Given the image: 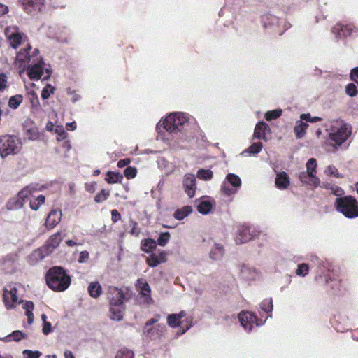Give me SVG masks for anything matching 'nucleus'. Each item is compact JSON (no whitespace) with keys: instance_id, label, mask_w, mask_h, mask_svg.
<instances>
[{"instance_id":"obj_3","label":"nucleus","mask_w":358,"mask_h":358,"mask_svg":"<svg viewBox=\"0 0 358 358\" xmlns=\"http://www.w3.org/2000/svg\"><path fill=\"white\" fill-rule=\"evenodd\" d=\"M335 206L338 212L348 218L358 217V202L352 196L336 198Z\"/></svg>"},{"instance_id":"obj_53","label":"nucleus","mask_w":358,"mask_h":358,"mask_svg":"<svg viewBox=\"0 0 358 358\" xmlns=\"http://www.w3.org/2000/svg\"><path fill=\"white\" fill-rule=\"evenodd\" d=\"M162 125L164 129L169 132V133H174L175 132V127L174 124L172 123V122H168L166 121V117L163 120Z\"/></svg>"},{"instance_id":"obj_42","label":"nucleus","mask_w":358,"mask_h":358,"mask_svg":"<svg viewBox=\"0 0 358 358\" xmlns=\"http://www.w3.org/2000/svg\"><path fill=\"white\" fill-rule=\"evenodd\" d=\"M55 91V87H52L50 84H47L45 87L42 90L41 92V98L44 100L48 99L50 94H52Z\"/></svg>"},{"instance_id":"obj_45","label":"nucleus","mask_w":358,"mask_h":358,"mask_svg":"<svg viewBox=\"0 0 358 358\" xmlns=\"http://www.w3.org/2000/svg\"><path fill=\"white\" fill-rule=\"evenodd\" d=\"M170 239V234L169 232L161 233L157 242L160 246H165Z\"/></svg>"},{"instance_id":"obj_48","label":"nucleus","mask_w":358,"mask_h":358,"mask_svg":"<svg viewBox=\"0 0 358 358\" xmlns=\"http://www.w3.org/2000/svg\"><path fill=\"white\" fill-rule=\"evenodd\" d=\"M325 173L328 176H331L336 178H342L343 176L339 173L338 169L334 165H329L327 166Z\"/></svg>"},{"instance_id":"obj_26","label":"nucleus","mask_w":358,"mask_h":358,"mask_svg":"<svg viewBox=\"0 0 358 358\" xmlns=\"http://www.w3.org/2000/svg\"><path fill=\"white\" fill-rule=\"evenodd\" d=\"M308 127V123L303 122L301 120H297L294 128L296 138H302L305 136Z\"/></svg>"},{"instance_id":"obj_25","label":"nucleus","mask_w":358,"mask_h":358,"mask_svg":"<svg viewBox=\"0 0 358 358\" xmlns=\"http://www.w3.org/2000/svg\"><path fill=\"white\" fill-rule=\"evenodd\" d=\"M31 50V47L29 45H28L27 48L22 49L17 54L16 58L20 65L29 64V62H31V55L29 52Z\"/></svg>"},{"instance_id":"obj_27","label":"nucleus","mask_w":358,"mask_h":358,"mask_svg":"<svg viewBox=\"0 0 358 358\" xmlns=\"http://www.w3.org/2000/svg\"><path fill=\"white\" fill-rule=\"evenodd\" d=\"M88 293L92 298H98L102 293V287L97 281L90 282L88 286Z\"/></svg>"},{"instance_id":"obj_19","label":"nucleus","mask_w":358,"mask_h":358,"mask_svg":"<svg viewBox=\"0 0 358 358\" xmlns=\"http://www.w3.org/2000/svg\"><path fill=\"white\" fill-rule=\"evenodd\" d=\"M166 331L164 324H157L153 327H149L146 329H143V334L151 339H157L161 338Z\"/></svg>"},{"instance_id":"obj_43","label":"nucleus","mask_w":358,"mask_h":358,"mask_svg":"<svg viewBox=\"0 0 358 358\" xmlns=\"http://www.w3.org/2000/svg\"><path fill=\"white\" fill-rule=\"evenodd\" d=\"M229 182L235 187L241 186V181L240 178L233 173H229L227 176Z\"/></svg>"},{"instance_id":"obj_44","label":"nucleus","mask_w":358,"mask_h":358,"mask_svg":"<svg viewBox=\"0 0 358 358\" xmlns=\"http://www.w3.org/2000/svg\"><path fill=\"white\" fill-rule=\"evenodd\" d=\"M308 271H309L308 264L303 263V264H300L298 265L297 269L296 271V275H298L299 276L304 277L308 273Z\"/></svg>"},{"instance_id":"obj_63","label":"nucleus","mask_w":358,"mask_h":358,"mask_svg":"<svg viewBox=\"0 0 358 358\" xmlns=\"http://www.w3.org/2000/svg\"><path fill=\"white\" fill-rule=\"evenodd\" d=\"M51 331V324L49 322L45 321L43 327V333L48 335Z\"/></svg>"},{"instance_id":"obj_16","label":"nucleus","mask_w":358,"mask_h":358,"mask_svg":"<svg viewBox=\"0 0 358 358\" xmlns=\"http://www.w3.org/2000/svg\"><path fill=\"white\" fill-rule=\"evenodd\" d=\"M317 164L315 158H310L306 163V169L308 177H310L311 182L310 185L314 187L320 185V179L316 176V168Z\"/></svg>"},{"instance_id":"obj_7","label":"nucleus","mask_w":358,"mask_h":358,"mask_svg":"<svg viewBox=\"0 0 358 358\" xmlns=\"http://www.w3.org/2000/svg\"><path fill=\"white\" fill-rule=\"evenodd\" d=\"M238 320L243 328L246 330L251 331L253 325H262L264 322L259 320L255 314L249 311H242L238 315Z\"/></svg>"},{"instance_id":"obj_47","label":"nucleus","mask_w":358,"mask_h":358,"mask_svg":"<svg viewBox=\"0 0 358 358\" xmlns=\"http://www.w3.org/2000/svg\"><path fill=\"white\" fill-rule=\"evenodd\" d=\"M262 143L260 142L258 143H253L246 150L247 152L251 153V154H257L259 153L262 149Z\"/></svg>"},{"instance_id":"obj_34","label":"nucleus","mask_w":358,"mask_h":358,"mask_svg":"<svg viewBox=\"0 0 358 358\" xmlns=\"http://www.w3.org/2000/svg\"><path fill=\"white\" fill-rule=\"evenodd\" d=\"M25 136L29 140H36L39 138V132L36 127H24Z\"/></svg>"},{"instance_id":"obj_54","label":"nucleus","mask_w":358,"mask_h":358,"mask_svg":"<svg viewBox=\"0 0 358 358\" xmlns=\"http://www.w3.org/2000/svg\"><path fill=\"white\" fill-rule=\"evenodd\" d=\"M192 317H186L184 320H181V322H184L182 327H181L182 329V334L186 332L192 326Z\"/></svg>"},{"instance_id":"obj_8","label":"nucleus","mask_w":358,"mask_h":358,"mask_svg":"<svg viewBox=\"0 0 358 358\" xmlns=\"http://www.w3.org/2000/svg\"><path fill=\"white\" fill-rule=\"evenodd\" d=\"M5 34L10 42V46L15 49L21 45L23 38H27L24 34L19 31L17 27H7L5 30Z\"/></svg>"},{"instance_id":"obj_51","label":"nucleus","mask_w":358,"mask_h":358,"mask_svg":"<svg viewBox=\"0 0 358 358\" xmlns=\"http://www.w3.org/2000/svg\"><path fill=\"white\" fill-rule=\"evenodd\" d=\"M345 92L350 97H354L357 94V87L353 83H350L345 87Z\"/></svg>"},{"instance_id":"obj_31","label":"nucleus","mask_w":358,"mask_h":358,"mask_svg":"<svg viewBox=\"0 0 358 358\" xmlns=\"http://www.w3.org/2000/svg\"><path fill=\"white\" fill-rule=\"evenodd\" d=\"M23 308L26 310L25 314L27 316V321L29 324H31L34 321V316L33 310L34 309V304L32 301H25L23 305Z\"/></svg>"},{"instance_id":"obj_15","label":"nucleus","mask_w":358,"mask_h":358,"mask_svg":"<svg viewBox=\"0 0 358 358\" xmlns=\"http://www.w3.org/2000/svg\"><path fill=\"white\" fill-rule=\"evenodd\" d=\"M27 73L31 80H38L43 74V62L41 59L33 65H30L27 69Z\"/></svg>"},{"instance_id":"obj_40","label":"nucleus","mask_w":358,"mask_h":358,"mask_svg":"<svg viewBox=\"0 0 358 358\" xmlns=\"http://www.w3.org/2000/svg\"><path fill=\"white\" fill-rule=\"evenodd\" d=\"M282 112L281 109L269 110L265 113L264 117L266 121H271L278 118L282 115Z\"/></svg>"},{"instance_id":"obj_22","label":"nucleus","mask_w":358,"mask_h":358,"mask_svg":"<svg viewBox=\"0 0 358 358\" xmlns=\"http://www.w3.org/2000/svg\"><path fill=\"white\" fill-rule=\"evenodd\" d=\"M187 313L185 310H181L178 314H170L167 317V324L172 328L178 327H182L184 322H181V320L185 317Z\"/></svg>"},{"instance_id":"obj_28","label":"nucleus","mask_w":358,"mask_h":358,"mask_svg":"<svg viewBox=\"0 0 358 358\" xmlns=\"http://www.w3.org/2000/svg\"><path fill=\"white\" fill-rule=\"evenodd\" d=\"M156 247L157 242L152 238H148L141 241V248L143 252L146 253L152 252V250L156 248Z\"/></svg>"},{"instance_id":"obj_21","label":"nucleus","mask_w":358,"mask_h":358,"mask_svg":"<svg viewBox=\"0 0 358 358\" xmlns=\"http://www.w3.org/2000/svg\"><path fill=\"white\" fill-rule=\"evenodd\" d=\"M166 121L172 122L175 127V132L180 131L182 126L187 123L186 117L181 113H175L166 117Z\"/></svg>"},{"instance_id":"obj_18","label":"nucleus","mask_w":358,"mask_h":358,"mask_svg":"<svg viewBox=\"0 0 358 358\" xmlns=\"http://www.w3.org/2000/svg\"><path fill=\"white\" fill-rule=\"evenodd\" d=\"M167 255L168 253L164 250L161 251L158 255L152 252L146 258V264L150 267H156L158 265L167 262Z\"/></svg>"},{"instance_id":"obj_32","label":"nucleus","mask_w":358,"mask_h":358,"mask_svg":"<svg viewBox=\"0 0 358 358\" xmlns=\"http://www.w3.org/2000/svg\"><path fill=\"white\" fill-rule=\"evenodd\" d=\"M26 338V335L24 333L20 330H15L13 331L10 334L6 336L3 340L6 342L13 341H20L22 338Z\"/></svg>"},{"instance_id":"obj_33","label":"nucleus","mask_w":358,"mask_h":358,"mask_svg":"<svg viewBox=\"0 0 358 358\" xmlns=\"http://www.w3.org/2000/svg\"><path fill=\"white\" fill-rule=\"evenodd\" d=\"M212 207V203L210 201H201L197 206V210L201 214L206 215L210 212Z\"/></svg>"},{"instance_id":"obj_5","label":"nucleus","mask_w":358,"mask_h":358,"mask_svg":"<svg viewBox=\"0 0 358 358\" xmlns=\"http://www.w3.org/2000/svg\"><path fill=\"white\" fill-rule=\"evenodd\" d=\"M352 127L343 120L337 122L336 125L331 127L329 139L338 146L341 145L351 135Z\"/></svg>"},{"instance_id":"obj_37","label":"nucleus","mask_w":358,"mask_h":358,"mask_svg":"<svg viewBox=\"0 0 358 358\" xmlns=\"http://www.w3.org/2000/svg\"><path fill=\"white\" fill-rule=\"evenodd\" d=\"M45 198L41 194L34 200H29V207L31 210H37L39 207L45 203Z\"/></svg>"},{"instance_id":"obj_60","label":"nucleus","mask_w":358,"mask_h":358,"mask_svg":"<svg viewBox=\"0 0 358 358\" xmlns=\"http://www.w3.org/2000/svg\"><path fill=\"white\" fill-rule=\"evenodd\" d=\"M111 220L114 223L121 220V215L117 210L113 209L111 211Z\"/></svg>"},{"instance_id":"obj_6","label":"nucleus","mask_w":358,"mask_h":358,"mask_svg":"<svg viewBox=\"0 0 358 358\" xmlns=\"http://www.w3.org/2000/svg\"><path fill=\"white\" fill-rule=\"evenodd\" d=\"M34 189L30 186H26L22 189L16 196L11 197L6 203V208L9 210L20 209L24 203L32 196Z\"/></svg>"},{"instance_id":"obj_62","label":"nucleus","mask_w":358,"mask_h":358,"mask_svg":"<svg viewBox=\"0 0 358 358\" xmlns=\"http://www.w3.org/2000/svg\"><path fill=\"white\" fill-rule=\"evenodd\" d=\"M131 162V160L129 158H124L123 159H120L117 162V166L119 168H123L124 166H128Z\"/></svg>"},{"instance_id":"obj_64","label":"nucleus","mask_w":358,"mask_h":358,"mask_svg":"<svg viewBox=\"0 0 358 358\" xmlns=\"http://www.w3.org/2000/svg\"><path fill=\"white\" fill-rule=\"evenodd\" d=\"M308 173L307 172H301L300 173L299 176V180L300 181L302 182V183H308L307 179H308ZM311 182V181L309 182V184Z\"/></svg>"},{"instance_id":"obj_50","label":"nucleus","mask_w":358,"mask_h":358,"mask_svg":"<svg viewBox=\"0 0 358 358\" xmlns=\"http://www.w3.org/2000/svg\"><path fill=\"white\" fill-rule=\"evenodd\" d=\"M24 356L27 358H40L42 353L38 350H24L22 352Z\"/></svg>"},{"instance_id":"obj_49","label":"nucleus","mask_w":358,"mask_h":358,"mask_svg":"<svg viewBox=\"0 0 358 358\" xmlns=\"http://www.w3.org/2000/svg\"><path fill=\"white\" fill-rule=\"evenodd\" d=\"M137 170L135 167L127 166L124 171V175L127 179H131L136 177Z\"/></svg>"},{"instance_id":"obj_20","label":"nucleus","mask_w":358,"mask_h":358,"mask_svg":"<svg viewBox=\"0 0 358 358\" xmlns=\"http://www.w3.org/2000/svg\"><path fill=\"white\" fill-rule=\"evenodd\" d=\"M62 215V210H52L46 218L45 223V227L49 230L54 229L60 222Z\"/></svg>"},{"instance_id":"obj_17","label":"nucleus","mask_w":358,"mask_h":358,"mask_svg":"<svg viewBox=\"0 0 358 358\" xmlns=\"http://www.w3.org/2000/svg\"><path fill=\"white\" fill-rule=\"evenodd\" d=\"M355 27L351 24H336L332 28V32L339 38L350 36L355 31Z\"/></svg>"},{"instance_id":"obj_23","label":"nucleus","mask_w":358,"mask_h":358,"mask_svg":"<svg viewBox=\"0 0 358 358\" xmlns=\"http://www.w3.org/2000/svg\"><path fill=\"white\" fill-rule=\"evenodd\" d=\"M275 183L278 189L281 190L286 189L290 185V178L286 172L280 171L276 174Z\"/></svg>"},{"instance_id":"obj_4","label":"nucleus","mask_w":358,"mask_h":358,"mask_svg":"<svg viewBox=\"0 0 358 358\" xmlns=\"http://www.w3.org/2000/svg\"><path fill=\"white\" fill-rule=\"evenodd\" d=\"M22 148L21 140L14 135H3L0 136V156L6 158L20 152Z\"/></svg>"},{"instance_id":"obj_11","label":"nucleus","mask_w":358,"mask_h":358,"mask_svg":"<svg viewBox=\"0 0 358 358\" xmlns=\"http://www.w3.org/2000/svg\"><path fill=\"white\" fill-rule=\"evenodd\" d=\"M136 286V289L139 291V294L143 297L144 301L148 304L152 303L153 300L150 296L151 288L146 280L143 278L138 279Z\"/></svg>"},{"instance_id":"obj_59","label":"nucleus","mask_w":358,"mask_h":358,"mask_svg":"<svg viewBox=\"0 0 358 358\" xmlns=\"http://www.w3.org/2000/svg\"><path fill=\"white\" fill-rule=\"evenodd\" d=\"M96 182H87L85 185V190L90 193H94L96 190Z\"/></svg>"},{"instance_id":"obj_10","label":"nucleus","mask_w":358,"mask_h":358,"mask_svg":"<svg viewBox=\"0 0 358 358\" xmlns=\"http://www.w3.org/2000/svg\"><path fill=\"white\" fill-rule=\"evenodd\" d=\"M61 241L62 236L60 232L58 231L51 235L46 241L45 245L39 250L41 252H44L41 258L52 253L59 246Z\"/></svg>"},{"instance_id":"obj_13","label":"nucleus","mask_w":358,"mask_h":358,"mask_svg":"<svg viewBox=\"0 0 358 358\" xmlns=\"http://www.w3.org/2000/svg\"><path fill=\"white\" fill-rule=\"evenodd\" d=\"M253 232L249 227L240 226L235 239L236 244L239 245L250 241L254 236Z\"/></svg>"},{"instance_id":"obj_46","label":"nucleus","mask_w":358,"mask_h":358,"mask_svg":"<svg viewBox=\"0 0 358 358\" xmlns=\"http://www.w3.org/2000/svg\"><path fill=\"white\" fill-rule=\"evenodd\" d=\"M129 225L131 227L129 233L134 236H138L141 233V230L138 227L137 222L134 220H130Z\"/></svg>"},{"instance_id":"obj_57","label":"nucleus","mask_w":358,"mask_h":358,"mask_svg":"<svg viewBox=\"0 0 358 358\" xmlns=\"http://www.w3.org/2000/svg\"><path fill=\"white\" fill-rule=\"evenodd\" d=\"M329 189L331 191L332 194L337 196H341L344 194L343 190L338 186L331 185L329 187Z\"/></svg>"},{"instance_id":"obj_9","label":"nucleus","mask_w":358,"mask_h":358,"mask_svg":"<svg viewBox=\"0 0 358 358\" xmlns=\"http://www.w3.org/2000/svg\"><path fill=\"white\" fill-rule=\"evenodd\" d=\"M18 2L27 13L34 15L43 10L45 0H18Z\"/></svg>"},{"instance_id":"obj_35","label":"nucleus","mask_w":358,"mask_h":358,"mask_svg":"<svg viewBox=\"0 0 358 358\" xmlns=\"http://www.w3.org/2000/svg\"><path fill=\"white\" fill-rule=\"evenodd\" d=\"M110 193L109 190L101 189L94 196V201L96 203H101L110 197Z\"/></svg>"},{"instance_id":"obj_29","label":"nucleus","mask_w":358,"mask_h":358,"mask_svg":"<svg viewBox=\"0 0 358 358\" xmlns=\"http://www.w3.org/2000/svg\"><path fill=\"white\" fill-rule=\"evenodd\" d=\"M122 179H123V176L121 173H120L119 172L108 171L106 173L105 180L108 184H115V183H117V182H121Z\"/></svg>"},{"instance_id":"obj_38","label":"nucleus","mask_w":358,"mask_h":358,"mask_svg":"<svg viewBox=\"0 0 358 358\" xmlns=\"http://www.w3.org/2000/svg\"><path fill=\"white\" fill-rule=\"evenodd\" d=\"M273 307V301L271 298L265 299L261 303V309L266 313L270 314L269 317H271Z\"/></svg>"},{"instance_id":"obj_39","label":"nucleus","mask_w":358,"mask_h":358,"mask_svg":"<svg viewBox=\"0 0 358 358\" xmlns=\"http://www.w3.org/2000/svg\"><path fill=\"white\" fill-rule=\"evenodd\" d=\"M213 173L210 169H201L197 171V177L203 180H208L213 178Z\"/></svg>"},{"instance_id":"obj_2","label":"nucleus","mask_w":358,"mask_h":358,"mask_svg":"<svg viewBox=\"0 0 358 358\" xmlns=\"http://www.w3.org/2000/svg\"><path fill=\"white\" fill-rule=\"evenodd\" d=\"M46 284L55 292H64L69 288L71 282V276L62 266H52L45 275Z\"/></svg>"},{"instance_id":"obj_24","label":"nucleus","mask_w":358,"mask_h":358,"mask_svg":"<svg viewBox=\"0 0 358 358\" xmlns=\"http://www.w3.org/2000/svg\"><path fill=\"white\" fill-rule=\"evenodd\" d=\"M269 126L264 122H259L257 124L255 128L253 138L266 140V132L269 131Z\"/></svg>"},{"instance_id":"obj_52","label":"nucleus","mask_w":358,"mask_h":358,"mask_svg":"<svg viewBox=\"0 0 358 358\" xmlns=\"http://www.w3.org/2000/svg\"><path fill=\"white\" fill-rule=\"evenodd\" d=\"M301 120H306L310 122H317L322 120V118L319 117H311L310 113H303L300 115Z\"/></svg>"},{"instance_id":"obj_14","label":"nucleus","mask_w":358,"mask_h":358,"mask_svg":"<svg viewBox=\"0 0 358 358\" xmlns=\"http://www.w3.org/2000/svg\"><path fill=\"white\" fill-rule=\"evenodd\" d=\"M182 185L188 196L189 198L194 197L196 190V178L194 175L190 173L185 174L182 181Z\"/></svg>"},{"instance_id":"obj_61","label":"nucleus","mask_w":358,"mask_h":358,"mask_svg":"<svg viewBox=\"0 0 358 358\" xmlns=\"http://www.w3.org/2000/svg\"><path fill=\"white\" fill-rule=\"evenodd\" d=\"M350 78L358 84V67L354 68L351 70Z\"/></svg>"},{"instance_id":"obj_58","label":"nucleus","mask_w":358,"mask_h":358,"mask_svg":"<svg viewBox=\"0 0 358 358\" xmlns=\"http://www.w3.org/2000/svg\"><path fill=\"white\" fill-rule=\"evenodd\" d=\"M90 258V254L87 250H83L80 252L78 262L79 263H84Z\"/></svg>"},{"instance_id":"obj_12","label":"nucleus","mask_w":358,"mask_h":358,"mask_svg":"<svg viewBox=\"0 0 358 358\" xmlns=\"http://www.w3.org/2000/svg\"><path fill=\"white\" fill-rule=\"evenodd\" d=\"M17 289L12 287L10 290L5 289L3 294V300L7 309L14 308L17 303Z\"/></svg>"},{"instance_id":"obj_55","label":"nucleus","mask_w":358,"mask_h":358,"mask_svg":"<svg viewBox=\"0 0 358 358\" xmlns=\"http://www.w3.org/2000/svg\"><path fill=\"white\" fill-rule=\"evenodd\" d=\"M160 318H161L160 315H159V314L155 315V317L148 320L145 322L143 329H148L149 327H151L150 326H152L155 323L159 322Z\"/></svg>"},{"instance_id":"obj_56","label":"nucleus","mask_w":358,"mask_h":358,"mask_svg":"<svg viewBox=\"0 0 358 358\" xmlns=\"http://www.w3.org/2000/svg\"><path fill=\"white\" fill-rule=\"evenodd\" d=\"M7 76L4 73H0V92H2L7 86Z\"/></svg>"},{"instance_id":"obj_41","label":"nucleus","mask_w":358,"mask_h":358,"mask_svg":"<svg viewBox=\"0 0 358 358\" xmlns=\"http://www.w3.org/2000/svg\"><path fill=\"white\" fill-rule=\"evenodd\" d=\"M115 358H134V352L127 348L121 349L117 352Z\"/></svg>"},{"instance_id":"obj_1","label":"nucleus","mask_w":358,"mask_h":358,"mask_svg":"<svg viewBox=\"0 0 358 358\" xmlns=\"http://www.w3.org/2000/svg\"><path fill=\"white\" fill-rule=\"evenodd\" d=\"M106 296L109 302L110 319L117 321L122 320L126 309L124 292L115 286H109Z\"/></svg>"},{"instance_id":"obj_36","label":"nucleus","mask_w":358,"mask_h":358,"mask_svg":"<svg viewBox=\"0 0 358 358\" xmlns=\"http://www.w3.org/2000/svg\"><path fill=\"white\" fill-rule=\"evenodd\" d=\"M23 101V96L21 94L12 96L8 100V106L13 109H17Z\"/></svg>"},{"instance_id":"obj_30","label":"nucleus","mask_w":358,"mask_h":358,"mask_svg":"<svg viewBox=\"0 0 358 358\" xmlns=\"http://www.w3.org/2000/svg\"><path fill=\"white\" fill-rule=\"evenodd\" d=\"M192 212V208L189 206H185L180 209H178L174 213V217L178 220H182Z\"/></svg>"}]
</instances>
